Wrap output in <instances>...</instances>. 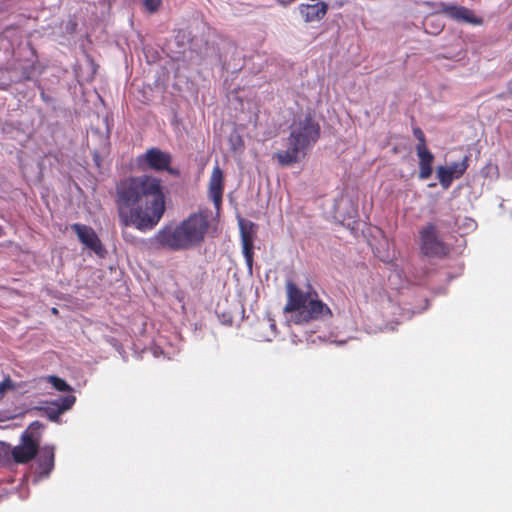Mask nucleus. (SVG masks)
I'll return each mask as SVG.
<instances>
[{
    "label": "nucleus",
    "instance_id": "nucleus-8",
    "mask_svg": "<svg viewBox=\"0 0 512 512\" xmlns=\"http://www.w3.org/2000/svg\"><path fill=\"white\" fill-rule=\"evenodd\" d=\"M239 227L242 242V252L248 267L251 269L253 264V243L256 234V226L253 222L240 218Z\"/></svg>",
    "mask_w": 512,
    "mask_h": 512
},
{
    "label": "nucleus",
    "instance_id": "nucleus-18",
    "mask_svg": "<svg viewBox=\"0 0 512 512\" xmlns=\"http://www.w3.org/2000/svg\"><path fill=\"white\" fill-rule=\"evenodd\" d=\"M413 135L418 140L416 147L427 146L425 134L420 127L413 128Z\"/></svg>",
    "mask_w": 512,
    "mask_h": 512
},
{
    "label": "nucleus",
    "instance_id": "nucleus-14",
    "mask_svg": "<svg viewBox=\"0 0 512 512\" xmlns=\"http://www.w3.org/2000/svg\"><path fill=\"white\" fill-rule=\"evenodd\" d=\"M416 152L419 158V178L426 180L433 172L432 164L434 162V155L427 146L416 147Z\"/></svg>",
    "mask_w": 512,
    "mask_h": 512
},
{
    "label": "nucleus",
    "instance_id": "nucleus-6",
    "mask_svg": "<svg viewBox=\"0 0 512 512\" xmlns=\"http://www.w3.org/2000/svg\"><path fill=\"white\" fill-rule=\"evenodd\" d=\"M137 163L143 169H150L156 172L167 171L170 174H177V171L171 168V154L157 147L149 148L145 153L140 154L137 157Z\"/></svg>",
    "mask_w": 512,
    "mask_h": 512
},
{
    "label": "nucleus",
    "instance_id": "nucleus-1",
    "mask_svg": "<svg viewBox=\"0 0 512 512\" xmlns=\"http://www.w3.org/2000/svg\"><path fill=\"white\" fill-rule=\"evenodd\" d=\"M162 180L152 175L131 176L116 186L115 202L120 223L140 231L154 228L166 210Z\"/></svg>",
    "mask_w": 512,
    "mask_h": 512
},
{
    "label": "nucleus",
    "instance_id": "nucleus-9",
    "mask_svg": "<svg viewBox=\"0 0 512 512\" xmlns=\"http://www.w3.org/2000/svg\"><path fill=\"white\" fill-rule=\"evenodd\" d=\"M38 450V442L33 439L32 435L25 433L22 436V443L12 449L11 455L16 463L25 464L37 455Z\"/></svg>",
    "mask_w": 512,
    "mask_h": 512
},
{
    "label": "nucleus",
    "instance_id": "nucleus-13",
    "mask_svg": "<svg viewBox=\"0 0 512 512\" xmlns=\"http://www.w3.org/2000/svg\"><path fill=\"white\" fill-rule=\"evenodd\" d=\"M299 13L306 23L322 20L328 11V4L319 1L314 4H300L298 6Z\"/></svg>",
    "mask_w": 512,
    "mask_h": 512
},
{
    "label": "nucleus",
    "instance_id": "nucleus-4",
    "mask_svg": "<svg viewBox=\"0 0 512 512\" xmlns=\"http://www.w3.org/2000/svg\"><path fill=\"white\" fill-rule=\"evenodd\" d=\"M287 303L285 313H294L295 324L308 323L313 320H325L332 317L331 309L319 299L318 293L309 286L303 292L293 281L286 282Z\"/></svg>",
    "mask_w": 512,
    "mask_h": 512
},
{
    "label": "nucleus",
    "instance_id": "nucleus-7",
    "mask_svg": "<svg viewBox=\"0 0 512 512\" xmlns=\"http://www.w3.org/2000/svg\"><path fill=\"white\" fill-rule=\"evenodd\" d=\"M469 166V156H465L461 162H455L451 166H439L436 170L439 183L444 189H448L454 179L461 178Z\"/></svg>",
    "mask_w": 512,
    "mask_h": 512
},
{
    "label": "nucleus",
    "instance_id": "nucleus-2",
    "mask_svg": "<svg viewBox=\"0 0 512 512\" xmlns=\"http://www.w3.org/2000/svg\"><path fill=\"white\" fill-rule=\"evenodd\" d=\"M223 172L217 165L209 182V197L214 203L215 213L208 209L191 214L177 225H166L151 239L155 249L170 251L189 250L200 245L207 234L215 231L219 223L222 206Z\"/></svg>",
    "mask_w": 512,
    "mask_h": 512
},
{
    "label": "nucleus",
    "instance_id": "nucleus-5",
    "mask_svg": "<svg viewBox=\"0 0 512 512\" xmlns=\"http://www.w3.org/2000/svg\"><path fill=\"white\" fill-rule=\"evenodd\" d=\"M419 248L429 258H444L450 251L448 245L439 237L437 226L432 222L419 230Z\"/></svg>",
    "mask_w": 512,
    "mask_h": 512
},
{
    "label": "nucleus",
    "instance_id": "nucleus-3",
    "mask_svg": "<svg viewBox=\"0 0 512 512\" xmlns=\"http://www.w3.org/2000/svg\"><path fill=\"white\" fill-rule=\"evenodd\" d=\"M321 128L315 118L309 113L295 118L290 126V134L287 138V150L275 153L281 166H290L300 160V155L306 154L320 138Z\"/></svg>",
    "mask_w": 512,
    "mask_h": 512
},
{
    "label": "nucleus",
    "instance_id": "nucleus-15",
    "mask_svg": "<svg viewBox=\"0 0 512 512\" xmlns=\"http://www.w3.org/2000/svg\"><path fill=\"white\" fill-rule=\"evenodd\" d=\"M55 453L54 447L44 446L40 449L37 458V465L39 473L44 476H48L54 468Z\"/></svg>",
    "mask_w": 512,
    "mask_h": 512
},
{
    "label": "nucleus",
    "instance_id": "nucleus-12",
    "mask_svg": "<svg viewBox=\"0 0 512 512\" xmlns=\"http://www.w3.org/2000/svg\"><path fill=\"white\" fill-rule=\"evenodd\" d=\"M75 402L76 397L73 394H67L48 402L44 411L51 421H58L60 415L71 409Z\"/></svg>",
    "mask_w": 512,
    "mask_h": 512
},
{
    "label": "nucleus",
    "instance_id": "nucleus-17",
    "mask_svg": "<svg viewBox=\"0 0 512 512\" xmlns=\"http://www.w3.org/2000/svg\"><path fill=\"white\" fill-rule=\"evenodd\" d=\"M15 384L12 379L7 376L0 382V395L3 396L7 391L14 390Z\"/></svg>",
    "mask_w": 512,
    "mask_h": 512
},
{
    "label": "nucleus",
    "instance_id": "nucleus-19",
    "mask_svg": "<svg viewBox=\"0 0 512 512\" xmlns=\"http://www.w3.org/2000/svg\"><path fill=\"white\" fill-rule=\"evenodd\" d=\"M162 0H143L145 9L150 12H156L161 6Z\"/></svg>",
    "mask_w": 512,
    "mask_h": 512
},
{
    "label": "nucleus",
    "instance_id": "nucleus-11",
    "mask_svg": "<svg viewBox=\"0 0 512 512\" xmlns=\"http://www.w3.org/2000/svg\"><path fill=\"white\" fill-rule=\"evenodd\" d=\"M440 8L442 13L456 21L465 22L473 25L482 24V19L480 17H477L474 14V12L467 7L447 3H440Z\"/></svg>",
    "mask_w": 512,
    "mask_h": 512
},
{
    "label": "nucleus",
    "instance_id": "nucleus-10",
    "mask_svg": "<svg viewBox=\"0 0 512 512\" xmlns=\"http://www.w3.org/2000/svg\"><path fill=\"white\" fill-rule=\"evenodd\" d=\"M71 228L77 234L81 243H83L97 255L103 256L105 249L98 235L90 226L75 223L71 226Z\"/></svg>",
    "mask_w": 512,
    "mask_h": 512
},
{
    "label": "nucleus",
    "instance_id": "nucleus-20",
    "mask_svg": "<svg viewBox=\"0 0 512 512\" xmlns=\"http://www.w3.org/2000/svg\"><path fill=\"white\" fill-rule=\"evenodd\" d=\"M230 142H231V145H232V149L234 151H237V150H242L243 147H244V143H243V140L241 139V137L237 134H232L230 136Z\"/></svg>",
    "mask_w": 512,
    "mask_h": 512
},
{
    "label": "nucleus",
    "instance_id": "nucleus-16",
    "mask_svg": "<svg viewBox=\"0 0 512 512\" xmlns=\"http://www.w3.org/2000/svg\"><path fill=\"white\" fill-rule=\"evenodd\" d=\"M47 380L57 391L69 392V394H73V388L69 384H67V382L64 379L52 375L48 376Z\"/></svg>",
    "mask_w": 512,
    "mask_h": 512
}]
</instances>
